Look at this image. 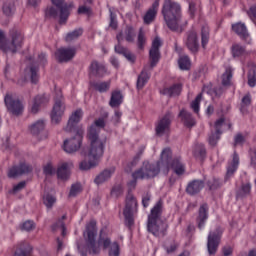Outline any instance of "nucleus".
Returning <instances> with one entry per match:
<instances>
[{
    "mask_svg": "<svg viewBox=\"0 0 256 256\" xmlns=\"http://www.w3.org/2000/svg\"><path fill=\"white\" fill-rule=\"evenodd\" d=\"M53 229L54 231H57V229H59L62 235H65V224L63 223V221H58V223L53 226Z\"/></svg>",
    "mask_w": 256,
    "mask_h": 256,
    "instance_id": "nucleus-51",
    "label": "nucleus"
},
{
    "mask_svg": "<svg viewBox=\"0 0 256 256\" xmlns=\"http://www.w3.org/2000/svg\"><path fill=\"white\" fill-rule=\"evenodd\" d=\"M124 38L126 39V41H128V43H131L132 41H134L135 39V31L133 30V28H127L124 34Z\"/></svg>",
    "mask_w": 256,
    "mask_h": 256,
    "instance_id": "nucleus-43",
    "label": "nucleus"
},
{
    "mask_svg": "<svg viewBox=\"0 0 256 256\" xmlns=\"http://www.w3.org/2000/svg\"><path fill=\"white\" fill-rule=\"evenodd\" d=\"M207 211H209V207H207L206 204L202 205L199 209V214L197 218L199 229H203L205 225V221H207V218H208Z\"/></svg>",
    "mask_w": 256,
    "mask_h": 256,
    "instance_id": "nucleus-23",
    "label": "nucleus"
},
{
    "mask_svg": "<svg viewBox=\"0 0 256 256\" xmlns=\"http://www.w3.org/2000/svg\"><path fill=\"white\" fill-rule=\"evenodd\" d=\"M114 170H105L100 175H98L95 179L96 185H101V183H105L108 179H111V175H113Z\"/></svg>",
    "mask_w": 256,
    "mask_h": 256,
    "instance_id": "nucleus-31",
    "label": "nucleus"
},
{
    "mask_svg": "<svg viewBox=\"0 0 256 256\" xmlns=\"http://www.w3.org/2000/svg\"><path fill=\"white\" fill-rule=\"evenodd\" d=\"M207 247L210 255H215V253H217V247H219V234L210 233L208 235Z\"/></svg>",
    "mask_w": 256,
    "mask_h": 256,
    "instance_id": "nucleus-19",
    "label": "nucleus"
},
{
    "mask_svg": "<svg viewBox=\"0 0 256 256\" xmlns=\"http://www.w3.org/2000/svg\"><path fill=\"white\" fill-rule=\"evenodd\" d=\"M116 53H119L120 55H124L127 61H130V63H135V55H133L129 50L123 48L121 45L115 46Z\"/></svg>",
    "mask_w": 256,
    "mask_h": 256,
    "instance_id": "nucleus-25",
    "label": "nucleus"
},
{
    "mask_svg": "<svg viewBox=\"0 0 256 256\" xmlns=\"http://www.w3.org/2000/svg\"><path fill=\"white\" fill-rule=\"evenodd\" d=\"M65 113V102H63V95L58 94L51 112V121L54 124L60 123L63 114Z\"/></svg>",
    "mask_w": 256,
    "mask_h": 256,
    "instance_id": "nucleus-9",
    "label": "nucleus"
},
{
    "mask_svg": "<svg viewBox=\"0 0 256 256\" xmlns=\"http://www.w3.org/2000/svg\"><path fill=\"white\" fill-rule=\"evenodd\" d=\"M29 171H31V167H29V165L27 164H22L18 167H12L8 171V177L10 178L17 177L19 175H23V173H29Z\"/></svg>",
    "mask_w": 256,
    "mask_h": 256,
    "instance_id": "nucleus-20",
    "label": "nucleus"
},
{
    "mask_svg": "<svg viewBox=\"0 0 256 256\" xmlns=\"http://www.w3.org/2000/svg\"><path fill=\"white\" fill-rule=\"evenodd\" d=\"M142 205H143L144 207H149V197H148V196H146V197H144V198L142 199Z\"/></svg>",
    "mask_w": 256,
    "mask_h": 256,
    "instance_id": "nucleus-62",
    "label": "nucleus"
},
{
    "mask_svg": "<svg viewBox=\"0 0 256 256\" xmlns=\"http://www.w3.org/2000/svg\"><path fill=\"white\" fill-rule=\"evenodd\" d=\"M203 182L199 180H195L192 183H190L186 189L187 193L190 195H195V193H199L201 189H203Z\"/></svg>",
    "mask_w": 256,
    "mask_h": 256,
    "instance_id": "nucleus-24",
    "label": "nucleus"
},
{
    "mask_svg": "<svg viewBox=\"0 0 256 256\" xmlns=\"http://www.w3.org/2000/svg\"><path fill=\"white\" fill-rule=\"evenodd\" d=\"M4 101L9 113L12 115H21L23 113V104L15 96L7 94Z\"/></svg>",
    "mask_w": 256,
    "mask_h": 256,
    "instance_id": "nucleus-10",
    "label": "nucleus"
},
{
    "mask_svg": "<svg viewBox=\"0 0 256 256\" xmlns=\"http://www.w3.org/2000/svg\"><path fill=\"white\" fill-rule=\"evenodd\" d=\"M232 55L233 57H243V55H245V48L239 44H234L232 46Z\"/></svg>",
    "mask_w": 256,
    "mask_h": 256,
    "instance_id": "nucleus-37",
    "label": "nucleus"
},
{
    "mask_svg": "<svg viewBox=\"0 0 256 256\" xmlns=\"http://www.w3.org/2000/svg\"><path fill=\"white\" fill-rule=\"evenodd\" d=\"M83 133V130H77L73 137L64 140L63 149L66 153H75L81 149Z\"/></svg>",
    "mask_w": 256,
    "mask_h": 256,
    "instance_id": "nucleus-7",
    "label": "nucleus"
},
{
    "mask_svg": "<svg viewBox=\"0 0 256 256\" xmlns=\"http://www.w3.org/2000/svg\"><path fill=\"white\" fill-rule=\"evenodd\" d=\"M248 85L250 87H255V85H256V77H255V75L251 76V72L248 75Z\"/></svg>",
    "mask_w": 256,
    "mask_h": 256,
    "instance_id": "nucleus-57",
    "label": "nucleus"
},
{
    "mask_svg": "<svg viewBox=\"0 0 256 256\" xmlns=\"http://www.w3.org/2000/svg\"><path fill=\"white\" fill-rule=\"evenodd\" d=\"M161 202H158L151 210V214L148 217V231L153 233L155 237H161L165 235L167 231V223L161 220L159 215L161 214Z\"/></svg>",
    "mask_w": 256,
    "mask_h": 256,
    "instance_id": "nucleus-5",
    "label": "nucleus"
},
{
    "mask_svg": "<svg viewBox=\"0 0 256 256\" xmlns=\"http://www.w3.org/2000/svg\"><path fill=\"white\" fill-rule=\"evenodd\" d=\"M186 45L193 53L199 49V41L197 39V32L192 31L188 34Z\"/></svg>",
    "mask_w": 256,
    "mask_h": 256,
    "instance_id": "nucleus-21",
    "label": "nucleus"
},
{
    "mask_svg": "<svg viewBox=\"0 0 256 256\" xmlns=\"http://www.w3.org/2000/svg\"><path fill=\"white\" fill-rule=\"evenodd\" d=\"M110 63L114 66V67H119V61H117V59L115 57H112L110 59Z\"/></svg>",
    "mask_w": 256,
    "mask_h": 256,
    "instance_id": "nucleus-63",
    "label": "nucleus"
},
{
    "mask_svg": "<svg viewBox=\"0 0 256 256\" xmlns=\"http://www.w3.org/2000/svg\"><path fill=\"white\" fill-rule=\"evenodd\" d=\"M31 255V246L29 244H23L16 251L14 256H29Z\"/></svg>",
    "mask_w": 256,
    "mask_h": 256,
    "instance_id": "nucleus-35",
    "label": "nucleus"
},
{
    "mask_svg": "<svg viewBox=\"0 0 256 256\" xmlns=\"http://www.w3.org/2000/svg\"><path fill=\"white\" fill-rule=\"evenodd\" d=\"M106 70L103 64H99L97 62H92L89 67V77H103L105 75Z\"/></svg>",
    "mask_w": 256,
    "mask_h": 256,
    "instance_id": "nucleus-17",
    "label": "nucleus"
},
{
    "mask_svg": "<svg viewBox=\"0 0 256 256\" xmlns=\"http://www.w3.org/2000/svg\"><path fill=\"white\" fill-rule=\"evenodd\" d=\"M231 77H233L231 68H227L225 73L222 75V85H229L231 83Z\"/></svg>",
    "mask_w": 256,
    "mask_h": 256,
    "instance_id": "nucleus-40",
    "label": "nucleus"
},
{
    "mask_svg": "<svg viewBox=\"0 0 256 256\" xmlns=\"http://www.w3.org/2000/svg\"><path fill=\"white\" fill-rule=\"evenodd\" d=\"M159 9V0H155L152 4L151 8L144 15V23L149 25L155 21V17L157 16V10Z\"/></svg>",
    "mask_w": 256,
    "mask_h": 256,
    "instance_id": "nucleus-16",
    "label": "nucleus"
},
{
    "mask_svg": "<svg viewBox=\"0 0 256 256\" xmlns=\"http://www.w3.org/2000/svg\"><path fill=\"white\" fill-rule=\"evenodd\" d=\"M248 15H249L250 19H252V21H254V23H256V6H252L249 9Z\"/></svg>",
    "mask_w": 256,
    "mask_h": 256,
    "instance_id": "nucleus-53",
    "label": "nucleus"
},
{
    "mask_svg": "<svg viewBox=\"0 0 256 256\" xmlns=\"http://www.w3.org/2000/svg\"><path fill=\"white\" fill-rule=\"evenodd\" d=\"M30 73H31L32 83H36L37 81H39V76L37 75V69L31 68Z\"/></svg>",
    "mask_w": 256,
    "mask_h": 256,
    "instance_id": "nucleus-52",
    "label": "nucleus"
},
{
    "mask_svg": "<svg viewBox=\"0 0 256 256\" xmlns=\"http://www.w3.org/2000/svg\"><path fill=\"white\" fill-rule=\"evenodd\" d=\"M110 17H111L110 27H112V29H117V20L113 16V13L110 14Z\"/></svg>",
    "mask_w": 256,
    "mask_h": 256,
    "instance_id": "nucleus-61",
    "label": "nucleus"
},
{
    "mask_svg": "<svg viewBox=\"0 0 256 256\" xmlns=\"http://www.w3.org/2000/svg\"><path fill=\"white\" fill-rule=\"evenodd\" d=\"M232 29L237 35L240 37H243L246 39V37H249V34H247V27L243 23H236L232 25Z\"/></svg>",
    "mask_w": 256,
    "mask_h": 256,
    "instance_id": "nucleus-26",
    "label": "nucleus"
},
{
    "mask_svg": "<svg viewBox=\"0 0 256 256\" xmlns=\"http://www.w3.org/2000/svg\"><path fill=\"white\" fill-rule=\"evenodd\" d=\"M41 103H43V99L41 97H37L31 105L30 111L31 113H37L39 111V107H41Z\"/></svg>",
    "mask_w": 256,
    "mask_h": 256,
    "instance_id": "nucleus-42",
    "label": "nucleus"
},
{
    "mask_svg": "<svg viewBox=\"0 0 256 256\" xmlns=\"http://www.w3.org/2000/svg\"><path fill=\"white\" fill-rule=\"evenodd\" d=\"M21 45H23V34L21 32H15L12 34V42L10 45L7 44V39L5 38V34L0 30V49L5 53H16L17 49H21Z\"/></svg>",
    "mask_w": 256,
    "mask_h": 256,
    "instance_id": "nucleus-6",
    "label": "nucleus"
},
{
    "mask_svg": "<svg viewBox=\"0 0 256 256\" xmlns=\"http://www.w3.org/2000/svg\"><path fill=\"white\" fill-rule=\"evenodd\" d=\"M46 17H57V8L50 6L45 11Z\"/></svg>",
    "mask_w": 256,
    "mask_h": 256,
    "instance_id": "nucleus-49",
    "label": "nucleus"
},
{
    "mask_svg": "<svg viewBox=\"0 0 256 256\" xmlns=\"http://www.w3.org/2000/svg\"><path fill=\"white\" fill-rule=\"evenodd\" d=\"M179 116L181 117L184 125H186V127H193V125H195V119H193V117H191V114L188 113L185 110H182L179 114Z\"/></svg>",
    "mask_w": 256,
    "mask_h": 256,
    "instance_id": "nucleus-27",
    "label": "nucleus"
},
{
    "mask_svg": "<svg viewBox=\"0 0 256 256\" xmlns=\"http://www.w3.org/2000/svg\"><path fill=\"white\" fill-rule=\"evenodd\" d=\"M103 127H105V118H99L88 129L86 139L89 146L81 152L84 157V161L80 163L81 171H89L99 165L107 144V138L99 136V129Z\"/></svg>",
    "mask_w": 256,
    "mask_h": 256,
    "instance_id": "nucleus-1",
    "label": "nucleus"
},
{
    "mask_svg": "<svg viewBox=\"0 0 256 256\" xmlns=\"http://www.w3.org/2000/svg\"><path fill=\"white\" fill-rule=\"evenodd\" d=\"M162 15L164 21H166V25H168L169 29L172 31H183V27L187 25V21H183L181 16V5L177 2L165 0Z\"/></svg>",
    "mask_w": 256,
    "mask_h": 256,
    "instance_id": "nucleus-4",
    "label": "nucleus"
},
{
    "mask_svg": "<svg viewBox=\"0 0 256 256\" xmlns=\"http://www.w3.org/2000/svg\"><path fill=\"white\" fill-rule=\"evenodd\" d=\"M145 47V34L143 33V29H140L138 35V48L143 49Z\"/></svg>",
    "mask_w": 256,
    "mask_h": 256,
    "instance_id": "nucleus-48",
    "label": "nucleus"
},
{
    "mask_svg": "<svg viewBox=\"0 0 256 256\" xmlns=\"http://www.w3.org/2000/svg\"><path fill=\"white\" fill-rule=\"evenodd\" d=\"M83 119V111L82 110H76L69 118L68 121V127H73L76 123H79Z\"/></svg>",
    "mask_w": 256,
    "mask_h": 256,
    "instance_id": "nucleus-32",
    "label": "nucleus"
},
{
    "mask_svg": "<svg viewBox=\"0 0 256 256\" xmlns=\"http://www.w3.org/2000/svg\"><path fill=\"white\" fill-rule=\"evenodd\" d=\"M225 127H227V125L225 124L224 118H220L215 122L214 126H212V130H214V132L210 134L208 139L209 144L212 147L217 145V141H219L221 133H223V129H225Z\"/></svg>",
    "mask_w": 256,
    "mask_h": 256,
    "instance_id": "nucleus-11",
    "label": "nucleus"
},
{
    "mask_svg": "<svg viewBox=\"0 0 256 256\" xmlns=\"http://www.w3.org/2000/svg\"><path fill=\"white\" fill-rule=\"evenodd\" d=\"M29 5H32V7H35V5H39L41 3V0H28Z\"/></svg>",
    "mask_w": 256,
    "mask_h": 256,
    "instance_id": "nucleus-64",
    "label": "nucleus"
},
{
    "mask_svg": "<svg viewBox=\"0 0 256 256\" xmlns=\"http://www.w3.org/2000/svg\"><path fill=\"white\" fill-rule=\"evenodd\" d=\"M45 175H53L55 173V168H53V164L48 163L44 166Z\"/></svg>",
    "mask_w": 256,
    "mask_h": 256,
    "instance_id": "nucleus-50",
    "label": "nucleus"
},
{
    "mask_svg": "<svg viewBox=\"0 0 256 256\" xmlns=\"http://www.w3.org/2000/svg\"><path fill=\"white\" fill-rule=\"evenodd\" d=\"M71 167H73L72 163L69 162H63L58 166L57 169V177L61 181H65L66 179H69Z\"/></svg>",
    "mask_w": 256,
    "mask_h": 256,
    "instance_id": "nucleus-15",
    "label": "nucleus"
},
{
    "mask_svg": "<svg viewBox=\"0 0 256 256\" xmlns=\"http://www.w3.org/2000/svg\"><path fill=\"white\" fill-rule=\"evenodd\" d=\"M135 213H137V199H135L133 194H128L124 208V217L128 225H133V215Z\"/></svg>",
    "mask_w": 256,
    "mask_h": 256,
    "instance_id": "nucleus-8",
    "label": "nucleus"
},
{
    "mask_svg": "<svg viewBox=\"0 0 256 256\" xmlns=\"http://www.w3.org/2000/svg\"><path fill=\"white\" fill-rule=\"evenodd\" d=\"M109 235H111L109 229L103 228L96 240L97 222H95V220H91L87 224L86 231L84 232L85 245L84 247L78 246V250L82 256H85V253H89L90 255H99L101 251H105L110 247L109 256H119V244L117 242L111 244V238ZM83 251H85V253H83Z\"/></svg>",
    "mask_w": 256,
    "mask_h": 256,
    "instance_id": "nucleus-2",
    "label": "nucleus"
},
{
    "mask_svg": "<svg viewBox=\"0 0 256 256\" xmlns=\"http://www.w3.org/2000/svg\"><path fill=\"white\" fill-rule=\"evenodd\" d=\"M94 88L96 89V91H99L100 93H105V91L109 90V83L102 82V83L94 84Z\"/></svg>",
    "mask_w": 256,
    "mask_h": 256,
    "instance_id": "nucleus-44",
    "label": "nucleus"
},
{
    "mask_svg": "<svg viewBox=\"0 0 256 256\" xmlns=\"http://www.w3.org/2000/svg\"><path fill=\"white\" fill-rule=\"evenodd\" d=\"M201 37L202 47L205 48L207 46V43H209V26L202 27Z\"/></svg>",
    "mask_w": 256,
    "mask_h": 256,
    "instance_id": "nucleus-38",
    "label": "nucleus"
},
{
    "mask_svg": "<svg viewBox=\"0 0 256 256\" xmlns=\"http://www.w3.org/2000/svg\"><path fill=\"white\" fill-rule=\"evenodd\" d=\"M169 125H171V118H169V116H165L156 125V134L161 136L169 133Z\"/></svg>",
    "mask_w": 256,
    "mask_h": 256,
    "instance_id": "nucleus-18",
    "label": "nucleus"
},
{
    "mask_svg": "<svg viewBox=\"0 0 256 256\" xmlns=\"http://www.w3.org/2000/svg\"><path fill=\"white\" fill-rule=\"evenodd\" d=\"M82 189L83 188L81 187V184L72 185V187L70 189L69 196L70 197H75L76 195H79V193H81Z\"/></svg>",
    "mask_w": 256,
    "mask_h": 256,
    "instance_id": "nucleus-46",
    "label": "nucleus"
},
{
    "mask_svg": "<svg viewBox=\"0 0 256 256\" xmlns=\"http://www.w3.org/2000/svg\"><path fill=\"white\" fill-rule=\"evenodd\" d=\"M43 203L47 209H51L57 203V198L53 194H45L43 196Z\"/></svg>",
    "mask_w": 256,
    "mask_h": 256,
    "instance_id": "nucleus-34",
    "label": "nucleus"
},
{
    "mask_svg": "<svg viewBox=\"0 0 256 256\" xmlns=\"http://www.w3.org/2000/svg\"><path fill=\"white\" fill-rule=\"evenodd\" d=\"M56 9L60 10V23H65L73 9L72 5H63L65 0H51Z\"/></svg>",
    "mask_w": 256,
    "mask_h": 256,
    "instance_id": "nucleus-12",
    "label": "nucleus"
},
{
    "mask_svg": "<svg viewBox=\"0 0 256 256\" xmlns=\"http://www.w3.org/2000/svg\"><path fill=\"white\" fill-rule=\"evenodd\" d=\"M90 9H89V7H87V6H81V7H79V9H78V13L79 14H86V15H89V13H90Z\"/></svg>",
    "mask_w": 256,
    "mask_h": 256,
    "instance_id": "nucleus-58",
    "label": "nucleus"
},
{
    "mask_svg": "<svg viewBox=\"0 0 256 256\" xmlns=\"http://www.w3.org/2000/svg\"><path fill=\"white\" fill-rule=\"evenodd\" d=\"M245 138L241 134H237L234 138V145H243Z\"/></svg>",
    "mask_w": 256,
    "mask_h": 256,
    "instance_id": "nucleus-54",
    "label": "nucleus"
},
{
    "mask_svg": "<svg viewBox=\"0 0 256 256\" xmlns=\"http://www.w3.org/2000/svg\"><path fill=\"white\" fill-rule=\"evenodd\" d=\"M82 35V29L74 30L73 32H70L66 35V41H75V39H78V37H81Z\"/></svg>",
    "mask_w": 256,
    "mask_h": 256,
    "instance_id": "nucleus-39",
    "label": "nucleus"
},
{
    "mask_svg": "<svg viewBox=\"0 0 256 256\" xmlns=\"http://www.w3.org/2000/svg\"><path fill=\"white\" fill-rule=\"evenodd\" d=\"M201 99H203V94H199L194 101L191 103V109L194 113H199V105L201 103Z\"/></svg>",
    "mask_w": 256,
    "mask_h": 256,
    "instance_id": "nucleus-41",
    "label": "nucleus"
},
{
    "mask_svg": "<svg viewBox=\"0 0 256 256\" xmlns=\"http://www.w3.org/2000/svg\"><path fill=\"white\" fill-rule=\"evenodd\" d=\"M25 187V182H20L16 186L13 187V192L17 193V191H21Z\"/></svg>",
    "mask_w": 256,
    "mask_h": 256,
    "instance_id": "nucleus-60",
    "label": "nucleus"
},
{
    "mask_svg": "<svg viewBox=\"0 0 256 256\" xmlns=\"http://www.w3.org/2000/svg\"><path fill=\"white\" fill-rule=\"evenodd\" d=\"M21 229L22 231H33L35 229V222L31 220L25 221L22 223Z\"/></svg>",
    "mask_w": 256,
    "mask_h": 256,
    "instance_id": "nucleus-45",
    "label": "nucleus"
},
{
    "mask_svg": "<svg viewBox=\"0 0 256 256\" xmlns=\"http://www.w3.org/2000/svg\"><path fill=\"white\" fill-rule=\"evenodd\" d=\"M178 65L182 71H188V69H191V60L187 56H181L178 60Z\"/></svg>",
    "mask_w": 256,
    "mask_h": 256,
    "instance_id": "nucleus-33",
    "label": "nucleus"
},
{
    "mask_svg": "<svg viewBox=\"0 0 256 256\" xmlns=\"http://www.w3.org/2000/svg\"><path fill=\"white\" fill-rule=\"evenodd\" d=\"M233 253V248L231 246H226L223 248V255L224 256H229Z\"/></svg>",
    "mask_w": 256,
    "mask_h": 256,
    "instance_id": "nucleus-59",
    "label": "nucleus"
},
{
    "mask_svg": "<svg viewBox=\"0 0 256 256\" xmlns=\"http://www.w3.org/2000/svg\"><path fill=\"white\" fill-rule=\"evenodd\" d=\"M44 129H45V122L43 120H39L35 122L29 128L30 133L32 135H39V133H41V131H43Z\"/></svg>",
    "mask_w": 256,
    "mask_h": 256,
    "instance_id": "nucleus-29",
    "label": "nucleus"
},
{
    "mask_svg": "<svg viewBox=\"0 0 256 256\" xmlns=\"http://www.w3.org/2000/svg\"><path fill=\"white\" fill-rule=\"evenodd\" d=\"M121 195H123V186H121V185L114 186L111 190V196L119 197Z\"/></svg>",
    "mask_w": 256,
    "mask_h": 256,
    "instance_id": "nucleus-47",
    "label": "nucleus"
},
{
    "mask_svg": "<svg viewBox=\"0 0 256 256\" xmlns=\"http://www.w3.org/2000/svg\"><path fill=\"white\" fill-rule=\"evenodd\" d=\"M180 93H181V84H176L169 88H165L163 90V94L168 95L169 97H175L177 95H180Z\"/></svg>",
    "mask_w": 256,
    "mask_h": 256,
    "instance_id": "nucleus-30",
    "label": "nucleus"
},
{
    "mask_svg": "<svg viewBox=\"0 0 256 256\" xmlns=\"http://www.w3.org/2000/svg\"><path fill=\"white\" fill-rule=\"evenodd\" d=\"M60 62L69 61L75 57V48H60L55 53Z\"/></svg>",
    "mask_w": 256,
    "mask_h": 256,
    "instance_id": "nucleus-14",
    "label": "nucleus"
},
{
    "mask_svg": "<svg viewBox=\"0 0 256 256\" xmlns=\"http://www.w3.org/2000/svg\"><path fill=\"white\" fill-rule=\"evenodd\" d=\"M123 103V95L119 91L112 92V96L110 99V106L119 107Z\"/></svg>",
    "mask_w": 256,
    "mask_h": 256,
    "instance_id": "nucleus-28",
    "label": "nucleus"
},
{
    "mask_svg": "<svg viewBox=\"0 0 256 256\" xmlns=\"http://www.w3.org/2000/svg\"><path fill=\"white\" fill-rule=\"evenodd\" d=\"M251 192V184H245L242 186V189L240 191V195H247Z\"/></svg>",
    "mask_w": 256,
    "mask_h": 256,
    "instance_id": "nucleus-55",
    "label": "nucleus"
},
{
    "mask_svg": "<svg viewBox=\"0 0 256 256\" xmlns=\"http://www.w3.org/2000/svg\"><path fill=\"white\" fill-rule=\"evenodd\" d=\"M147 81H149V73H147L144 70V71H142V73L138 77L137 88L138 89H143V87H145V83H147Z\"/></svg>",
    "mask_w": 256,
    "mask_h": 256,
    "instance_id": "nucleus-36",
    "label": "nucleus"
},
{
    "mask_svg": "<svg viewBox=\"0 0 256 256\" xmlns=\"http://www.w3.org/2000/svg\"><path fill=\"white\" fill-rule=\"evenodd\" d=\"M159 47H161V39H159V37H156L152 41V47L150 49L151 67H155V65H157V62L159 61Z\"/></svg>",
    "mask_w": 256,
    "mask_h": 256,
    "instance_id": "nucleus-13",
    "label": "nucleus"
},
{
    "mask_svg": "<svg viewBox=\"0 0 256 256\" xmlns=\"http://www.w3.org/2000/svg\"><path fill=\"white\" fill-rule=\"evenodd\" d=\"M250 104H251V96L250 95L244 96L242 99L241 111H243V107L250 105Z\"/></svg>",
    "mask_w": 256,
    "mask_h": 256,
    "instance_id": "nucleus-56",
    "label": "nucleus"
},
{
    "mask_svg": "<svg viewBox=\"0 0 256 256\" xmlns=\"http://www.w3.org/2000/svg\"><path fill=\"white\" fill-rule=\"evenodd\" d=\"M171 157V149L165 148L161 154V161L158 162L157 167L151 166L149 162H144L143 166L132 174L134 181L130 182L129 187H135L137 179H151L159 175V171L162 169L164 172L169 171V167L173 169L176 175H183L185 173V166L181 163L180 159H174L169 162Z\"/></svg>",
    "mask_w": 256,
    "mask_h": 256,
    "instance_id": "nucleus-3",
    "label": "nucleus"
},
{
    "mask_svg": "<svg viewBox=\"0 0 256 256\" xmlns=\"http://www.w3.org/2000/svg\"><path fill=\"white\" fill-rule=\"evenodd\" d=\"M237 169H239V155L234 153L232 159L228 162L227 177H231V175H233Z\"/></svg>",
    "mask_w": 256,
    "mask_h": 256,
    "instance_id": "nucleus-22",
    "label": "nucleus"
}]
</instances>
